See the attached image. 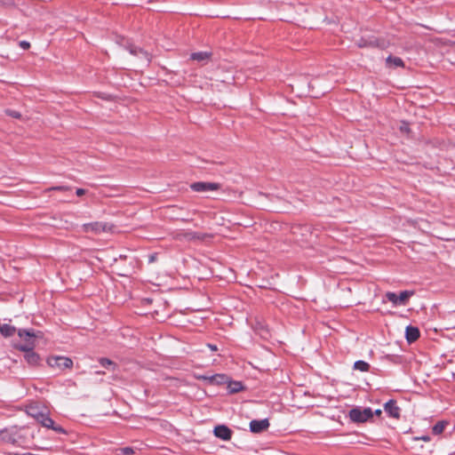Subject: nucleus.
<instances>
[{"label":"nucleus","instance_id":"1","mask_svg":"<svg viewBox=\"0 0 455 455\" xmlns=\"http://www.w3.org/2000/svg\"><path fill=\"white\" fill-rule=\"evenodd\" d=\"M373 411L371 408H353L349 411V417L352 421L363 423L372 418Z\"/></svg>","mask_w":455,"mask_h":455},{"label":"nucleus","instance_id":"2","mask_svg":"<svg viewBox=\"0 0 455 455\" xmlns=\"http://www.w3.org/2000/svg\"><path fill=\"white\" fill-rule=\"evenodd\" d=\"M47 363L52 368L60 370L69 369L73 365L72 360L66 356H51L48 358Z\"/></svg>","mask_w":455,"mask_h":455},{"label":"nucleus","instance_id":"3","mask_svg":"<svg viewBox=\"0 0 455 455\" xmlns=\"http://www.w3.org/2000/svg\"><path fill=\"white\" fill-rule=\"evenodd\" d=\"M36 421L40 423L44 427L52 429L57 433H66L63 427L55 425L53 419L50 418L47 409L44 411H43V414L37 419Z\"/></svg>","mask_w":455,"mask_h":455},{"label":"nucleus","instance_id":"4","mask_svg":"<svg viewBox=\"0 0 455 455\" xmlns=\"http://www.w3.org/2000/svg\"><path fill=\"white\" fill-rule=\"evenodd\" d=\"M82 229L84 232L99 234L100 232L111 231L112 226L105 222H92L84 224Z\"/></svg>","mask_w":455,"mask_h":455},{"label":"nucleus","instance_id":"5","mask_svg":"<svg viewBox=\"0 0 455 455\" xmlns=\"http://www.w3.org/2000/svg\"><path fill=\"white\" fill-rule=\"evenodd\" d=\"M190 188L193 191L198 193H207L211 191H215L220 188V184L215 182H194L190 185Z\"/></svg>","mask_w":455,"mask_h":455},{"label":"nucleus","instance_id":"6","mask_svg":"<svg viewBox=\"0 0 455 455\" xmlns=\"http://www.w3.org/2000/svg\"><path fill=\"white\" fill-rule=\"evenodd\" d=\"M412 294L413 292L409 291H403L399 295L389 291L386 294V298L394 305H405Z\"/></svg>","mask_w":455,"mask_h":455},{"label":"nucleus","instance_id":"7","mask_svg":"<svg viewBox=\"0 0 455 455\" xmlns=\"http://www.w3.org/2000/svg\"><path fill=\"white\" fill-rule=\"evenodd\" d=\"M207 234L193 232V231H182L176 235V238L178 240H185V241H195V240H204L205 237H208Z\"/></svg>","mask_w":455,"mask_h":455},{"label":"nucleus","instance_id":"8","mask_svg":"<svg viewBox=\"0 0 455 455\" xmlns=\"http://www.w3.org/2000/svg\"><path fill=\"white\" fill-rule=\"evenodd\" d=\"M232 433V430L225 425H218L213 429L214 435L223 441H229Z\"/></svg>","mask_w":455,"mask_h":455},{"label":"nucleus","instance_id":"9","mask_svg":"<svg viewBox=\"0 0 455 455\" xmlns=\"http://www.w3.org/2000/svg\"><path fill=\"white\" fill-rule=\"evenodd\" d=\"M198 379L207 380L211 384L221 385L228 381V377L225 374H215L212 376L202 375L197 377Z\"/></svg>","mask_w":455,"mask_h":455},{"label":"nucleus","instance_id":"10","mask_svg":"<svg viewBox=\"0 0 455 455\" xmlns=\"http://www.w3.org/2000/svg\"><path fill=\"white\" fill-rule=\"evenodd\" d=\"M269 427V422L267 419H260V420H251L250 422V430L252 433H261L267 430Z\"/></svg>","mask_w":455,"mask_h":455},{"label":"nucleus","instance_id":"11","mask_svg":"<svg viewBox=\"0 0 455 455\" xmlns=\"http://www.w3.org/2000/svg\"><path fill=\"white\" fill-rule=\"evenodd\" d=\"M385 411L393 418L398 419L400 417V408L396 405V402L389 400L384 405Z\"/></svg>","mask_w":455,"mask_h":455},{"label":"nucleus","instance_id":"12","mask_svg":"<svg viewBox=\"0 0 455 455\" xmlns=\"http://www.w3.org/2000/svg\"><path fill=\"white\" fill-rule=\"evenodd\" d=\"M46 410L45 407L40 406L39 404H30L27 407V413L31 418L37 420V419L43 414V411Z\"/></svg>","mask_w":455,"mask_h":455},{"label":"nucleus","instance_id":"13","mask_svg":"<svg viewBox=\"0 0 455 455\" xmlns=\"http://www.w3.org/2000/svg\"><path fill=\"white\" fill-rule=\"evenodd\" d=\"M419 337V331L417 327L409 325L405 330V338L409 343L416 341Z\"/></svg>","mask_w":455,"mask_h":455},{"label":"nucleus","instance_id":"14","mask_svg":"<svg viewBox=\"0 0 455 455\" xmlns=\"http://www.w3.org/2000/svg\"><path fill=\"white\" fill-rule=\"evenodd\" d=\"M18 335L20 339H22L25 342L36 341V333L33 331L28 330H19Z\"/></svg>","mask_w":455,"mask_h":455},{"label":"nucleus","instance_id":"15","mask_svg":"<svg viewBox=\"0 0 455 455\" xmlns=\"http://www.w3.org/2000/svg\"><path fill=\"white\" fill-rule=\"evenodd\" d=\"M386 63L388 68H398L404 66L403 60L395 56H388L386 59Z\"/></svg>","mask_w":455,"mask_h":455},{"label":"nucleus","instance_id":"16","mask_svg":"<svg viewBox=\"0 0 455 455\" xmlns=\"http://www.w3.org/2000/svg\"><path fill=\"white\" fill-rule=\"evenodd\" d=\"M15 331L16 328L12 325L7 323L0 324V333L5 338L12 337Z\"/></svg>","mask_w":455,"mask_h":455},{"label":"nucleus","instance_id":"17","mask_svg":"<svg viewBox=\"0 0 455 455\" xmlns=\"http://www.w3.org/2000/svg\"><path fill=\"white\" fill-rule=\"evenodd\" d=\"M24 357L26 362L33 366L36 365L40 361L39 355L34 351L25 354Z\"/></svg>","mask_w":455,"mask_h":455},{"label":"nucleus","instance_id":"18","mask_svg":"<svg viewBox=\"0 0 455 455\" xmlns=\"http://www.w3.org/2000/svg\"><path fill=\"white\" fill-rule=\"evenodd\" d=\"M211 54L206 52H195L191 55L193 60L204 63L210 59Z\"/></svg>","mask_w":455,"mask_h":455},{"label":"nucleus","instance_id":"19","mask_svg":"<svg viewBox=\"0 0 455 455\" xmlns=\"http://www.w3.org/2000/svg\"><path fill=\"white\" fill-rule=\"evenodd\" d=\"M35 345H36V342L32 340L28 343L25 342L24 344L17 345L16 348H18L20 351L25 352V354H28L29 352L34 351L33 349L35 347Z\"/></svg>","mask_w":455,"mask_h":455},{"label":"nucleus","instance_id":"20","mask_svg":"<svg viewBox=\"0 0 455 455\" xmlns=\"http://www.w3.org/2000/svg\"><path fill=\"white\" fill-rule=\"evenodd\" d=\"M354 369L360 371H368L370 369V364L364 361L359 360L354 363Z\"/></svg>","mask_w":455,"mask_h":455},{"label":"nucleus","instance_id":"21","mask_svg":"<svg viewBox=\"0 0 455 455\" xmlns=\"http://www.w3.org/2000/svg\"><path fill=\"white\" fill-rule=\"evenodd\" d=\"M130 52L133 55H139V54H141L143 55V57L145 58L146 61H149V56H148V53L145 51H143L142 49L140 48H137V47H134V46H131L130 49H129Z\"/></svg>","mask_w":455,"mask_h":455},{"label":"nucleus","instance_id":"22","mask_svg":"<svg viewBox=\"0 0 455 455\" xmlns=\"http://www.w3.org/2000/svg\"><path fill=\"white\" fill-rule=\"evenodd\" d=\"M100 363L102 367L108 370L115 371L116 369V363L108 358H100Z\"/></svg>","mask_w":455,"mask_h":455},{"label":"nucleus","instance_id":"23","mask_svg":"<svg viewBox=\"0 0 455 455\" xmlns=\"http://www.w3.org/2000/svg\"><path fill=\"white\" fill-rule=\"evenodd\" d=\"M228 387L230 393H237L243 389V385L241 382L234 381L229 382Z\"/></svg>","mask_w":455,"mask_h":455},{"label":"nucleus","instance_id":"24","mask_svg":"<svg viewBox=\"0 0 455 455\" xmlns=\"http://www.w3.org/2000/svg\"><path fill=\"white\" fill-rule=\"evenodd\" d=\"M447 423L445 421H439L433 427V433L435 435H440L443 432Z\"/></svg>","mask_w":455,"mask_h":455},{"label":"nucleus","instance_id":"25","mask_svg":"<svg viewBox=\"0 0 455 455\" xmlns=\"http://www.w3.org/2000/svg\"><path fill=\"white\" fill-rule=\"evenodd\" d=\"M134 450L131 447H124L118 450V455H132Z\"/></svg>","mask_w":455,"mask_h":455},{"label":"nucleus","instance_id":"26","mask_svg":"<svg viewBox=\"0 0 455 455\" xmlns=\"http://www.w3.org/2000/svg\"><path fill=\"white\" fill-rule=\"evenodd\" d=\"M6 114L12 117H14V118H20L21 117V115L20 112L18 111H15V110H12V109H7L6 111Z\"/></svg>","mask_w":455,"mask_h":455},{"label":"nucleus","instance_id":"27","mask_svg":"<svg viewBox=\"0 0 455 455\" xmlns=\"http://www.w3.org/2000/svg\"><path fill=\"white\" fill-rule=\"evenodd\" d=\"M400 131L404 133H408L410 132L409 124L402 123L400 125Z\"/></svg>","mask_w":455,"mask_h":455},{"label":"nucleus","instance_id":"28","mask_svg":"<svg viewBox=\"0 0 455 455\" xmlns=\"http://www.w3.org/2000/svg\"><path fill=\"white\" fill-rule=\"evenodd\" d=\"M19 44L23 50H28L30 47V44L27 41H20Z\"/></svg>","mask_w":455,"mask_h":455},{"label":"nucleus","instance_id":"29","mask_svg":"<svg viewBox=\"0 0 455 455\" xmlns=\"http://www.w3.org/2000/svg\"><path fill=\"white\" fill-rule=\"evenodd\" d=\"M68 188L62 187V186L52 187V188H49V190H58V191H65V190H68Z\"/></svg>","mask_w":455,"mask_h":455},{"label":"nucleus","instance_id":"30","mask_svg":"<svg viewBox=\"0 0 455 455\" xmlns=\"http://www.w3.org/2000/svg\"><path fill=\"white\" fill-rule=\"evenodd\" d=\"M156 259H157V254L153 253V254L149 255L148 261H149V263H153L156 260Z\"/></svg>","mask_w":455,"mask_h":455},{"label":"nucleus","instance_id":"31","mask_svg":"<svg viewBox=\"0 0 455 455\" xmlns=\"http://www.w3.org/2000/svg\"><path fill=\"white\" fill-rule=\"evenodd\" d=\"M85 190L84 188H77L76 191V194L78 196H82L85 194Z\"/></svg>","mask_w":455,"mask_h":455},{"label":"nucleus","instance_id":"32","mask_svg":"<svg viewBox=\"0 0 455 455\" xmlns=\"http://www.w3.org/2000/svg\"><path fill=\"white\" fill-rule=\"evenodd\" d=\"M259 333H260L261 336L265 337V334L267 333V331L260 326V332Z\"/></svg>","mask_w":455,"mask_h":455},{"label":"nucleus","instance_id":"33","mask_svg":"<svg viewBox=\"0 0 455 455\" xmlns=\"http://www.w3.org/2000/svg\"><path fill=\"white\" fill-rule=\"evenodd\" d=\"M208 347H210L211 350L212 351H216L218 350V347L216 345H212V344H208Z\"/></svg>","mask_w":455,"mask_h":455},{"label":"nucleus","instance_id":"34","mask_svg":"<svg viewBox=\"0 0 455 455\" xmlns=\"http://www.w3.org/2000/svg\"><path fill=\"white\" fill-rule=\"evenodd\" d=\"M381 413H382V411H381V410H379V409H378V410H376L375 411H373V415L375 414V415H377V416H380V415H381Z\"/></svg>","mask_w":455,"mask_h":455},{"label":"nucleus","instance_id":"35","mask_svg":"<svg viewBox=\"0 0 455 455\" xmlns=\"http://www.w3.org/2000/svg\"><path fill=\"white\" fill-rule=\"evenodd\" d=\"M11 455H36V454H32V453H19V452H15V453H12Z\"/></svg>","mask_w":455,"mask_h":455}]
</instances>
